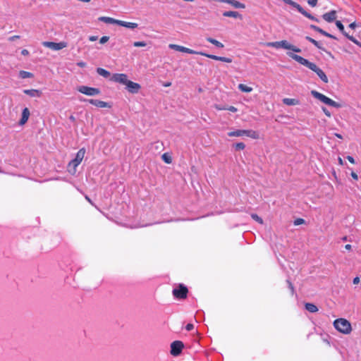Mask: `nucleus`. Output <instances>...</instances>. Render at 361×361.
<instances>
[{"label": "nucleus", "instance_id": "nucleus-1", "mask_svg": "<svg viewBox=\"0 0 361 361\" xmlns=\"http://www.w3.org/2000/svg\"><path fill=\"white\" fill-rule=\"evenodd\" d=\"M287 54L289 57H290L298 63L307 66L310 70L315 72L317 75L319 76V78L325 83H327L329 82L328 78L326 75L325 73L321 68L317 67V66L315 63L310 62L308 60L304 59L303 57L299 55L295 54L293 52H288Z\"/></svg>", "mask_w": 361, "mask_h": 361}, {"label": "nucleus", "instance_id": "nucleus-2", "mask_svg": "<svg viewBox=\"0 0 361 361\" xmlns=\"http://www.w3.org/2000/svg\"><path fill=\"white\" fill-rule=\"evenodd\" d=\"M265 45L269 47H274L276 49H283L290 50V51H292L296 52V53H299L301 51V49L300 48L290 44L287 40L267 42L265 44Z\"/></svg>", "mask_w": 361, "mask_h": 361}, {"label": "nucleus", "instance_id": "nucleus-3", "mask_svg": "<svg viewBox=\"0 0 361 361\" xmlns=\"http://www.w3.org/2000/svg\"><path fill=\"white\" fill-rule=\"evenodd\" d=\"M98 20L105 23L116 24L132 30L135 29L138 27V24L136 23L126 22L120 20H116L111 17L101 16L98 18Z\"/></svg>", "mask_w": 361, "mask_h": 361}, {"label": "nucleus", "instance_id": "nucleus-4", "mask_svg": "<svg viewBox=\"0 0 361 361\" xmlns=\"http://www.w3.org/2000/svg\"><path fill=\"white\" fill-rule=\"evenodd\" d=\"M334 326L339 332L343 334H349L352 331L350 323L345 319L340 318L334 322Z\"/></svg>", "mask_w": 361, "mask_h": 361}, {"label": "nucleus", "instance_id": "nucleus-5", "mask_svg": "<svg viewBox=\"0 0 361 361\" xmlns=\"http://www.w3.org/2000/svg\"><path fill=\"white\" fill-rule=\"evenodd\" d=\"M85 154V148H81L76 154L75 158L73 159L68 166L69 173L74 174L76 172V168L82 162Z\"/></svg>", "mask_w": 361, "mask_h": 361}, {"label": "nucleus", "instance_id": "nucleus-6", "mask_svg": "<svg viewBox=\"0 0 361 361\" xmlns=\"http://www.w3.org/2000/svg\"><path fill=\"white\" fill-rule=\"evenodd\" d=\"M228 135L229 137L247 136L254 140H257L259 138V133L254 130H236L229 132Z\"/></svg>", "mask_w": 361, "mask_h": 361}, {"label": "nucleus", "instance_id": "nucleus-7", "mask_svg": "<svg viewBox=\"0 0 361 361\" xmlns=\"http://www.w3.org/2000/svg\"><path fill=\"white\" fill-rule=\"evenodd\" d=\"M311 94L316 98L317 99L319 100L322 103L329 105L330 106H333L335 108H341L342 106L341 104L339 103L332 100L331 99L329 98L326 95L316 91V90H312Z\"/></svg>", "mask_w": 361, "mask_h": 361}, {"label": "nucleus", "instance_id": "nucleus-8", "mask_svg": "<svg viewBox=\"0 0 361 361\" xmlns=\"http://www.w3.org/2000/svg\"><path fill=\"white\" fill-rule=\"evenodd\" d=\"M42 45L47 48H49L54 51H59L67 47L68 44L66 42H43Z\"/></svg>", "mask_w": 361, "mask_h": 361}, {"label": "nucleus", "instance_id": "nucleus-9", "mask_svg": "<svg viewBox=\"0 0 361 361\" xmlns=\"http://www.w3.org/2000/svg\"><path fill=\"white\" fill-rule=\"evenodd\" d=\"M78 92L87 96H95L100 94V90L98 88L90 87L82 85L78 87Z\"/></svg>", "mask_w": 361, "mask_h": 361}, {"label": "nucleus", "instance_id": "nucleus-10", "mask_svg": "<svg viewBox=\"0 0 361 361\" xmlns=\"http://www.w3.org/2000/svg\"><path fill=\"white\" fill-rule=\"evenodd\" d=\"M188 288L180 284L177 288L173 290V295L175 298L178 299H184L187 297Z\"/></svg>", "mask_w": 361, "mask_h": 361}, {"label": "nucleus", "instance_id": "nucleus-11", "mask_svg": "<svg viewBox=\"0 0 361 361\" xmlns=\"http://www.w3.org/2000/svg\"><path fill=\"white\" fill-rule=\"evenodd\" d=\"M110 80L114 82L126 85L128 80V75L125 73H114L111 75Z\"/></svg>", "mask_w": 361, "mask_h": 361}, {"label": "nucleus", "instance_id": "nucleus-12", "mask_svg": "<svg viewBox=\"0 0 361 361\" xmlns=\"http://www.w3.org/2000/svg\"><path fill=\"white\" fill-rule=\"evenodd\" d=\"M183 346V343L181 341H173L171 344V354L173 356L178 355L181 353Z\"/></svg>", "mask_w": 361, "mask_h": 361}, {"label": "nucleus", "instance_id": "nucleus-13", "mask_svg": "<svg viewBox=\"0 0 361 361\" xmlns=\"http://www.w3.org/2000/svg\"><path fill=\"white\" fill-rule=\"evenodd\" d=\"M169 47L171 49L178 51L180 52L188 53V54H197V51H196L195 50L190 49L189 48H187V47H183L180 45L175 44H170L169 45Z\"/></svg>", "mask_w": 361, "mask_h": 361}, {"label": "nucleus", "instance_id": "nucleus-14", "mask_svg": "<svg viewBox=\"0 0 361 361\" xmlns=\"http://www.w3.org/2000/svg\"><path fill=\"white\" fill-rule=\"evenodd\" d=\"M125 86L127 90L132 94L137 93L141 88L140 84L133 82L130 80H128Z\"/></svg>", "mask_w": 361, "mask_h": 361}, {"label": "nucleus", "instance_id": "nucleus-15", "mask_svg": "<svg viewBox=\"0 0 361 361\" xmlns=\"http://www.w3.org/2000/svg\"><path fill=\"white\" fill-rule=\"evenodd\" d=\"M197 54L204 56H206L207 58H209V59H214V60H216V61H220L226 62V63H231L232 62V59L231 58L223 57V56H216V55L209 54H206V53H204V52H200V51H197Z\"/></svg>", "mask_w": 361, "mask_h": 361}, {"label": "nucleus", "instance_id": "nucleus-16", "mask_svg": "<svg viewBox=\"0 0 361 361\" xmlns=\"http://www.w3.org/2000/svg\"><path fill=\"white\" fill-rule=\"evenodd\" d=\"M88 102L94 105L95 106L99 107V108H111V105L109 104L108 102L100 101L97 99H89Z\"/></svg>", "mask_w": 361, "mask_h": 361}, {"label": "nucleus", "instance_id": "nucleus-17", "mask_svg": "<svg viewBox=\"0 0 361 361\" xmlns=\"http://www.w3.org/2000/svg\"><path fill=\"white\" fill-rule=\"evenodd\" d=\"M336 27L339 29V30L346 37H348L350 40H351L352 42H353L355 44H358L357 41L356 39H354L353 37L352 36H350L348 35L345 32V30H344V26L341 23V21L339 20H337L336 22Z\"/></svg>", "mask_w": 361, "mask_h": 361}, {"label": "nucleus", "instance_id": "nucleus-18", "mask_svg": "<svg viewBox=\"0 0 361 361\" xmlns=\"http://www.w3.org/2000/svg\"><path fill=\"white\" fill-rule=\"evenodd\" d=\"M30 115V113L29 109L27 107L24 108L22 111V117L19 121V124L20 126L25 125L28 121Z\"/></svg>", "mask_w": 361, "mask_h": 361}, {"label": "nucleus", "instance_id": "nucleus-19", "mask_svg": "<svg viewBox=\"0 0 361 361\" xmlns=\"http://www.w3.org/2000/svg\"><path fill=\"white\" fill-rule=\"evenodd\" d=\"M322 18L326 22H329V23L333 22L336 18V11H331L329 13H326L322 16Z\"/></svg>", "mask_w": 361, "mask_h": 361}, {"label": "nucleus", "instance_id": "nucleus-20", "mask_svg": "<svg viewBox=\"0 0 361 361\" xmlns=\"http://www.w3.org/2000/svg\"><path fill=\"white\" fill-rule=\"evenodd\" d=\"M23 92L31 97H40L42 94L40 90L35 89L24 90Z\"/></svg>", "mask_w": 361, "mask_h": 361}, {"label": "nucleus", "instance_id": "nucleus-21", "mask_svg": "<svg viewBox=\"0 0 361 361\" xmlns=\"http://www.w3.org/2000/svg\"><path fill=\"white\" fill-rule=\"evenodd\" d=\"M282 102L287 106H296L300 104V101L294 98H284Z\"/></svg>", "mask_w": 361, "mask_h": 361}, {"label": "nucleus", "instance_id": "nucleus-22", "mask_svg": "<svg viewBox=\"0 0 361 361\" xmlns=\"http://www.w3.org/2000/svg\"><path fill=\"white\" fill-rule=\"evenodd\" d=\"M224 3H227L233 6L235 8H245V5L235 0H224Z\"/></svg>", "mask_w": 361, "mask_h": 361}, {"label": "nucleus", "instance_id": "nucleus-23", "mask_svg": "<svg viewBox=\"0 0 361 361\" xmlns=\"http://www.w3.org/2000/svg\"><path fill=\"white\" fill-rule=\"evenodd\" d=\"M311 28L313 29L314 30L321 33L322 35L327 37H329V38H332V39H336V37L334 36H333L332 35L326 32V31L323 30L322 29H321L320 27L316 26V25H311Z\"/></svg>", "mask_w": 361, "mask_h": 361}, {"label": "nucleus", "instance_id": "nucleus-24", "mask_svg": "<svg viewBox=\"0 0 361 361\" xmlns=\"http://www.w3.org/2000/svg\"><path fill=\"white\" fill-rule=\"evenodd\" d=\"M223 16H226V17H231V18H242L241 15L238 12L231 11H225L223 13Z\"/></svg>", "mask_w": 361, "mask_h": 361}, {"label": "nucleus", "instance_id": "nucleus-25", "mask_svg": "<svg viewBox=\"0 0 361 361\" xmlns=\"http://www.w3.org/2000/svg\"><path fill=\"white\" fill-rule=\"evenodd\" d=\"M97 73L99 75L103 76L104 78H109V77L111 78V76L110 72H109L108 71H106L102 68H98L97 69Z\"/></svg>", "mask_w": 361, "mask_h": 361}, {"label": "nucleus", "instance_id": "nucleus-26", "mask_svg": "<svg viewBox=\"0 0 361 361\" xmlns=\"http://www.w3.org/2000/svg\"><path fill=\"white\" fill-rule=\"evenodd\" d=\"M305 306V309L310 312L314 313V312H317L318 311L317 307L312 303H309V302L306 303Z\"/></svg>", "mask_w": 361, "mask_h": 361}, {"label": "nucleus", "instance_id": "nucleus-27", "mask_svg": "<svg viewBox=\"0 0 361 361\" xmlns=\"http://www.w3.org/2000/svg\"><path fill=\"white\" fill-rule=\"evenodd\" d=\"M238 89L243 92H247V93H249V92H251L252 91V87H250V86H247L245 84H239L238 85Z\"/></svg>", "mask_w": 361, "mask_h": 361}, {"label": "nucleus", "instance_id": "nucleus-28", "mask_svg": "<svg viewBox=\"0 0 361 361\" xmlns=\"http://www.w3.org/2000/svg\"><path fill=\"white\" fill-rule=\"evenodd\" d=\"M19 76L22 79H25V78H33L34 75L30 72H27V71H20L19 72Z\"/></svg>", "mask_w": 361, "mask_h": 361}, {"label": "nucleus", "instance_id": "nucleus-29", "mask_svg": "<svg viewBox=\"0 0 361 361\" xmlns=\"http://www.w3.org/2000/svg\"><path fill=\"white\" fill-rule=\"evenodd\" d=\"M207 41L210 42L211 44L215 45L216 47H217L219 48H223L224 47L221 42H220L217 41L216 39H213L212 37H207Z\"/></svg>", "mask_w": 361, "mask_h": 361}, {"label": "nucleus", "instance_id": "nucleus-30", "mask_svg": "<svg viewBox=\"0 0 361 361\" xmlns=\"http://www.w3.org/2000/svg\"><path fill=\"white\" fill-rule=\"evenodd\" d=\"M161 159L166 164H171L172 162L171 157L168 153L163 154Z\"/></svg>", "mask_w": 361, "mask_h": 361}, {"label": "nucleus", "instance_id": "nucleus-31", "mask_svg": "<svg viewBox=\"0 0 361 361\" xmlns=\"http://www.w3.org/2000/svg\"><path fill=\"white\" fill-rule=\"evenodd\" d=\"M251 217L256 221H257L259 224H263L264 221L262 220V219L261 217H259L257 214H252L251 215Z\"/></svg>", "mask_w": 361, "mask_h": 361}, {"label": "nucleus", "instance_id": "nucleus-32", "mask_svg": "<svg viewBox=\"0 0 361 361\" xmlns=\"http://www.w3.org/2000/svg\"><path fill=\"white\" fill-rule=\"evenodd\" d=\"M306 39L310 42L311 43H312L315 47H317V48L319 49H322L321 46L319 45V43L314 40V39L310 37H306Z\"/></svg>", "mask_w": 361, "mask_h": 361}, {"label": "nucleus", "instance_id": "nucleus-33", "mask_svg": "<svg viewBox=\"0 0 361 361\" xmlns=\"http://www.w3.org/2000/svg\"><path fill=\"white\" fill-rule=\"evenodd\" d=\"M147 45L145 41H138L133 43V46L135 47H144Z\"/></svg>", "mask_w": 361, "mask_h": 361}, {"label": "nucleus", "instance_id": "nucleus-34", "mask_svg": "<svg viewBox=\"0 0 361 361\" xmlns=\"http://www.w3.org/2000/svg\"><path fill=\"white\" fill-rule=\"evenodd\" d=\"M245 147V145L243 142H238L235 145V148L237 150H243Z\"/></svg>", "mask_w": 361, "mask_h": 361}, {"label": "nucleus", "instance_id": "nucleus-35", "mask_svg": "<svg viewBox=\"0 0 361 361\" xmlns=\"http://www.w3.org/2000/svg\"><path fill=\"white\" fill-rule=\"evenodd\" d=\"M304 223H305V220L303 219L298 218L294 221L293 224L295 226H299V225L303 224Z\"/></svg>", "mask_w": 361, "mask_h": 361}, {"label": "nucleus", "instance_id": "nucleus-36", "mask_svg": "<svg viewBox=\"0 0 361 361\" xmlns=\"http://www.w3.org/2000/svg\"><path fill=\"white\" fill-rule=\"evenodd\" d=\"M299 12L301 13L305 16L307 17L308 18H310L312 20L314 19L313 16H312L310 13H307L302 8V11H299Z\"/></svg>", "mask_w": 361, "mask_h": 361}, {"label": "nucleus", "instance_id": "nucleus-37", "mask_svg": "<svg viewBox=\"0 0 361 361\" xmlns=\"http://www.w3.org/2000/svg\"><path fill=\"white\" fill-rule=\"evenodd\" d=\"M109 40V36H103L100 38L99 42L103 44L106 43Z\"/></svg>", "mask_w": 361, "mask_h": 361}, {"label": "nucleus", "instance_id": "nucleus-38", "mask_svg": "<svg viewBox=\"0 0 361 361\" xmlns=\"http://www.w3.org/2000/svg\"><path fill=\"white\" fill-rule=\"evenodd\" d=\"M214 107L216 109L219 110V111H221V110H226V106H220L219 104H214Z\"/></svg>", "mask_w": 361, "mask_h": 361}, {"label": "nucleus", "instance_id": "nucleus-39", "mask_svg": "<svg viewBox=\"0 0 361 361\" xmlns=\"http://www.w3.org/2000/svg\"><path fill=\"white\" fill-rule=\"evenodd\" d=\"M307 2L311 6L314 7L317 5V0H308Z\"/></svg>", "mask_w": 361, "mask_h": 361}, {"label": "nucleus", "instance_id": "nucleus-40", "mask_svg": "<svg viewBox=\"0 0 361 361\" xmlns=\"http://www.w3.org/2000/svg\"><path fill=\"white\" fill-rule=\"evenodd\" d=\"M226 110H228V111H230L231 112H236L237 111V109L235 106H231L226 107Z\"/></svg>", "mask_w": 361, "mask_h": 361}, {"label": "nucleus", "instance_id": "nucleus-41", "mask_svg": "<svg viewBox=\"0 0 361 361\" xmlns=\"http://www.w3.org/2000/svg\"><path fill=\"white\" fill-rule=\"evenodd\" d=\"M322 111L326 116L331 117V115L329 110H327L326 108L323 107Z\"/></svg>", "mask_w": 361, "mask_h": 361}, {"label": "nucleus", "instance_id": "nucleus-42", "mask_svg": "<svg viewBox=\"0 0 361 361\" xmlns=\"http://www.w3.org/2000/svg\"><path fill=\"white\" fill-rule=\"evenodd\" d=\"M20 38V36L19 35H13V36H11L8 38V40L11 41V42H13L16 39H18Z\"/></svg>", "mask_w": 361, "mask_h": 361}, {"label": "nucleus", "instance_id": "nucleus-43", "mask_svg": "<svg viewBox=\"0 0 361 361\" xmlns=\"http://www.w3.org/2000/svg\"><path fill=\"white\" fill-rule=\"evenodd\" d=\"M287 283H288V287L290 289L292 294H293L294 293V288H293L292 283L290 282L289 281H287Z\"/></svg>", "mask_w": 361, "mask_h": 361}, {"label": "nucleus", "instance_id": "nucleus-44", "mask_svg": "<svg viewBox=\"0 0 361 361\" xmlns=\"http://www.w3.org/2000/svg\"><path fill=\"white\" fill-rule=\"evenodd\" d=\"M194 328V326L193 324H188L185 326V329L188 330V331H191L192 329H193Z\"/></svg>", "mask_w": 361, "mask_h": 361}, {"label": "nucleus", "instance_id": "nucleus-45", "mask_svg": "<svg viewBox=\"0 0 361 361\" xmlns=\"http://www.w3.org/2000/svg\"><path fill=\"white\" fill-rule=\"evenodd\" d=\"M347 159H348V160L351 164H354L355 163L354 158H353V157H351V156H348V157H347Z\"/></svg>", "mask_w": 361, "mask_h": 361}, {"label": "nucleus", "instance_id": "nucleus-46", "mask_svg": "<svg viewBox=\"0 0 361 361\" xmlns=\"http://www.w3.org/2000/svg\"><path fill=\"white\" fill-rule=\"evenodd\" d=\"M77 65L81 68H84L86 66V63L83 61H80L77 63Z\"/></svg>", "mask_w": 361, "mask_h": 361}, {"label": "nucleus", "instance_id": "nucleus-47", "mask_svg": "<svg viewBox=\"0 0 361 361\" xmlns=\"http://www.w3.org/2000/svg\"><path fill=\"white\" fill-rule=\"evenodd\" d=\"M21 54L23 56H27V55H29V51L27 49H23L21 51Z\"/></svg>", "mask_w": 361, "mask_h": 361}, {"label": "nucleus", "instance_id": "nucleus-48", "mask_svg": "<svg viewBox=\"0 0 361 361\" xmlns=\"http://www.w3.org/2000/svg\"><path fill=\"white\" fill-rule=\"evenodd\" d=\"M360 281V279L358 276L353 279V283L354 284H358Z\"/></svg>", "mask_w": 361, "mask_h": 361}, {"label": "nucleus", "instance_id": "nucleus-49", "mask_svg": "<svg viewBox=\"0 0 361 361\" xmlns=\"http://www.w3.org/2000/svg\"><path fill=\"white\" fill-rule=\"evenodd\" d=\"M97 38L98 37L97 36H90L89 37V40L90 42H94V41H96L97 39Z\"/></svg>", "mask_w": 361, "mask_h": 361}, {"label": "nucleus", "instance_id": "nucleus-50", "mask_svg": "<svg viewBox=\"0 0 361 361\" xmlns=\"http://www.w3.org/2000/svg\"><path fill=\"white\" fill-rule=\"evenodd\" d=\"M351 176L353 179H355L356 180L358 179V176H357V173L353 171L351 173Z\"/></svg>", "mask_w": 361, "mask_h": 361}, {"label": "nucleus", "instance_id": "nucleus-51", "mask_svg": "<svg viewBox=\"0 0 361 361\" xmlns=\"http://www.w3.org/2000/svg\"><path fill=\"white\" fill-rule=\"evenodd\" d=\"M349 27H350V28H352V29H354V28L356 27V23H355V22H353V23H350V24L349 25Z\"/></svg>", "mask_w": 361, "mask_h": 361}, {"label": "nucleus", "instance_id": "nucleus-52", "mask_svg": "<svg viewBox=\"0 0 361 361\" xmlns=\"http://www.w3.org/2000/svg\"><path fill=\"white\" fill-rule=\"evenodd\" d=\"M338 164H339L341 166L343 165V159H342L341 157H338Z\"/></svg>", "mask_w": 361, "mask_h": 361}, {"label": "nucleus", "instance_id": "nucleus-53", "mask_svg": "<svg viewBox=\"0 0 361 361\" xmlns=\"http://www.w3.org/2000/svg\"><path fill=\"white\" fill-rule=\"evenodd\" d=\"M336 137H337L338 138H340V139H342V135L339 133H335L334 134Z\"/></svg>", "mask_w": 361, "mask_h": 361}, {"label": "nucleus", "instance_id": "nucleus-54", "mask_svg": "<svg viewBox=\"0 0 361 361\" xmlns=\"http://www.w3.org/2000/svg\"><path fill=\"white\" fill-rule=\"evenodd\" d=\"M345 248L346 250H350V249H351V245H349V244H348V245H346L345 246Z\"/></svg>", "mask_w": 361, "mask_h": 361}, {"label": "nucleus", "instance_id": "nucleus-55", "mask_svg": "<svg viewBox=\"0 0 361 361\" xmlns=\"http://www.w3.org/2000/svg\"><path fill=\"white\" fill-rule=\"evenodd\" d=\"M171 82H167V83L164 84V86L165 87H169V86H171Z\"/></svg>", "mask_w": 361, "mask_h": 361}, {"label": "nucleus", "instance_id": "nucleus-56", "mask_svg": "<svg viewBox=\"0 0 361 361\" xmlns=\"http://www.w3.org/2000/svg\"><path fill=\"white\" fill-rule=\"evenodd\" d=\"M85 198H86V200H87L89 202H90V203L92 202H91V200H90V199L87 196H86V197H85Z\"/></svg>", "mask_w": 361, "mask_h": 361}, {"label": "nucleus", "instance_id": "nucleus-57", "mask_svg": "<svg viewBox=\"0 0 361 361\" xmlns=\"http://www.w3.org/2000/svg\"><path fill=\"white\" fill-rule=\"evenodd\" d=\"M70 119H71V120H72V121H74V120H75V118H74V117H73V116H71V117H70Z\"/></svg>", "mask_w": 361, "mask_h": 361}, {"label": "nucleus", "instance_id": "nucleus-58", "mask_svg": "<svg viewBox=\"0 0 361 361\" xmlns=\"http://www.w3.org/2000/svg\"><path fill=\"white\" fill-rule=\"evenodd\" d=\"M361 1V0H360Z\"/></svg>", "mask_w": 361, "mask_h": 361}]
</instances>
